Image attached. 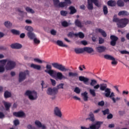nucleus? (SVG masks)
Returning <instances> with one entry per match:
<instances>
[{"label":"nucleus","mask_w":129,"mask_h":129,"mask_svg":"<svg viewBox=\"0 0 129 129\" xmlns=\"http://www.w3.org/2000/svg\"><path fill=\"white\" fill-rule=\"evenodd\" d=\"M16 62L10 59H8L7 63L6 65L5 68L6 70H12L16 67Z\"/></svg>","instance_id":"0eeeda50"},{"label":"nucleus","mask_w":129,"mask_h":129,"mask_svg":"<svg viewBox=\"0 0 129 129\" xmlns=\"http://www.w3.org/2000/svg\"><path fill=\"white\" fill-rule=\"evenodd\" d=\"M117 5L118 7H124V3L122 0H118L117 1Z\"/></svg>","instance_id":"e433bc0d"},{"label":"nucleus","mask_w":129,"mask_h":129,"mask_svg":"<svg viewBox=\"0 0 129 129\" xmlns=\"http://www.w3.org/2000/svg\"><path fill=\"white\" fill-rule=\"evenodd\" d=\"M103 12L104 15H107L108 14V9L106 6H104L103 7Z\"/></svg>","instance_id":"ea45409f"},{"label":"nucleus","mask_w":129,"mask_h":129,"mask_svg":"<svg viewBox=\"0 0 129 129\" xmlns=\"http://www.w3.org/2000/svg\"><path fill=\"white\" fill-rule=\"evenodd\" d=\"M34 61H35V62H37V63H43V61H42L41 59L38 58H34Z\"/></svg>","instance_id":"680f3d73"},{"label":"nucleus","mask_w":129,"mask_h":129,"mask_svg":"<svg viewBox=\"0 0 129 129\" xmlns=\"http://www.w3.org/2000/svg\"><path fill=\"white\" fill-rule=\"evenodd\" d=\"M98 104L99 106H103V105H104V101H101L100 102H99Z\"/></svg>","instance_id":"0e129e2a"},{"label":"nucleus","mask_w":129,"mask_h":129,"mask_svg":"<svg viewBox=\"0 0 129 129\" xmlns=\"http://www.w3.org/2000/svg\"><path fill=\"white\" fill-rule=\"evenodd\" d=\"M13 115L16 116V117H23L25 116L26 114H25V112L23 111H19L13 112Z\"/></svg>","instance_id":"dca6fc26"},{"label":"nucleus","mask_w":129,"mask_h":129,"mask_svg":"<svg viewBox=\"0 0 129 129\" xmlns=\"http://www.w3.org/2000/svg\"><path fill=\"white\" fill-rule=\"evenodd\" d=\"M26 11L27 12H28V13H31V14H34L35 13V11H34V10H33V9L30 8V7H27L26 8Z\"/></svg>","instance_id":"c03bdc74"},{"label":"nucleus","mask_w":129,"mask_h":129,"mask_svg":"<svg viewBox=\"0 0 129 129\" xmlns=\"http://www.w3.org/2000/svg\"><path fill=\"white\" fill-rule=\"evenodd\" d=\"M25 29L28 32H33V28L31 26H26Z\"/></svg>","instance_id":"de8ad7c7"},{"label":"nucleus","mask_w":129,"mask_h":129,"mask_svg":"<svg viewBox=\"0 0 129 129\" xmlns=\"http://www.w3.org/2000/svg\"><path fill=\"white\" fill-rule=\"evenodd\" d=\"M97 84V81H96V80L95 79H92L91 80V82L90 83V85L91 86H95V85Z\"/></svg>","instance_id":"f704fd0d"},{"label":"nucleus","mask_w":129,"mask_h":129,"mask_svg":"<svg viewBox=\"0 0 129 129\" xmlns=\"http://www.w3.org/2000/svg\"><path fill=\"white\" fill-rule=\"evenodd\" d=\"M84 52H87L89 54H91L93 52H94V50L92 47H84Z\"/></svg>","instance_id":"412c9836"},{"label":"nucleus","mask_w":129,"mask_h":129,"mask_svg":"<svg viewBox=\"0 0 129 129\" xmlns=\"http://www.w3.org/2000/svg\"><path fill=\"white\" fill-rule=\"evenodd\" d=\"M27 128L28 129H37L35 126H32L31 124H29L27 125Z\"/></svg>","instance_id":"e2e57ef3"},{"label":"nucleus","mask_w":129,"mask_h":129,"mask_svg":"<svg viewBox=\"0 0 129 129\" xmlns=\"http://www.w3.org/2000/svg\"><path fill=\"white\" fill-rule=\"evenodd\" d=\"M79 80H80V81H83L85 84H86V85H88V84L87 83L88 82V81H89V79L85 78L84 76H80L79 77Z\"/></svg>","instance_id":"a211bd4d"},{"label":"nucleus","mask_w":129,"mask_h":129,"mask_svg":"<svg viewBox=\"0 0 129 129\" xmlns=\"http://www.w3.org/2000/svg\"><path fill=\"white\" fill-rule=\"evenodd\" d=\"M51 64L53 68L60 70V71H68V70L65 68V66H62L61 64L58 63V62H54Z\"/></svg>","instance_id":"6e6552de"},{"label":"nucleus","mask_w":129,"mask_h":129,"mask_svg":"<svg viewBox=\"0 0 129 129\" xmlns=\"http://www.w3.org/2000/svg\"><path fill=\"white\" fill-rule=\"evenodd\" d=\"M50 80L51 82V84H52V86H55L56 81H55V80H53V79H50Z\"/></svg>","instance_id":"6e6d98bb"},{"label":"nucleus","mask_w":129,"mask_h":129,"mask_svg":"<svg viewBox=\"0 0 129 129\" xmlns=\"http://www.w3.org/2000/svg\"><path fill=\"white\" fill-rule=\"evenodd\" d=\"M104 58L107 60H110L111 61H112L111 62L112 65H117V61L115 60V58L113 57V56L109 54H105L104 55Z\"/></svg>","instance_id":"9b49d317"},{"label":"nucleus","mask_w":129,"mask_h":129,"mask_svg":"<svg viewBox=\"0 0 129 129\" xmlns=\"http://www.w3.org/2000/svg\"><path fill=\"white\" fill-rule=\"evenodd\" d=\"M30 74L29 71L26 70L24 72H21L19 73V82H22L26 79L27 76Z\"/></svg>","instance_id":"423d86ee"},{"label":"nucleus","mask_w":129,"mask_h":129,"mask_svg":"<svg viewBox=\"0 0 129 129\" xmlns=\"http://www.w3.org/2000/svg\"><path fill=\"white\" fill-rule=\"evenodd\" d=\"M118 16H124V17H126V16H129V13L126 11H122L118 13Z\"/></svg>","instance_id":"a878e982"},{"label":"nucleus","mask_w":129,"mask_h":129,"mask_svg":"<svg viewBox=\"0 0 129 129\" xmlns=\"http://www.w3.org/2000/svg\"><path fill=\"white\" fill-rule=\"evenodd\" d=\"M96 32H98L99 33H100L102 36L104 38H105L107 36V34H106V33L105 32V31H104V30L100 28H98L96 29Z\"/></svg>","instance_id":"4be33fe9"},{"label":"nucleus","mask_w":129,"mask_h":129,"mask_svg":"<svg viewBox=\"0 0 129 129\" xmlns=\"http://www.w3.org/2000/svg\"><path fill=\"white\" fill-rule=\"evenodd\" d=\"M16 10L17 12H18V13H20V14H23L24 13L23 11L21 10V8H16Z\"/></svg>","instance_id":"338daca9"},{"label":"nucleus","mask_w":129,"mask_h":129,"mask_svg":"<svg viewBox=\"0 0 129 129\" xmlns=\"http://www.w3.org/2000/svg\"><path fill=\"white\" fill-rule=\"evenodd\" d=\"M50 34H51L53 36H55L56 35V34H57V31H56L54 29H52L50 31Z\"/></svg>","instance_id":"bf43d9fd"},{"label":"nucleus","mask_w":129,"mask_h":129,"mask_svg":"<svg viewBox=\"0 0 129 129\" xmlns=\"http://www.w3.org/2000/svg\"><path fill=\"white\" fill-rule=\"evenodd\" d=\"M67 6V3L65 2H60L58 4V8H64Z\"/></svg>","instance_id":"4c0bfd02"},{"label":"nucleus","mask_w":129,"mask_h":129,"mask_svg":"<svg viewBox=\"0 0 129 129\" xmlns=\"http://www.w3.org/2000/svg\"><path fill=\"white\" fill-rule=\"evenodd\" d=\"M4 97L5 98H10V97H12V93L8 91H6L4 93Z\"/></svg>","instance_id":"473e14b6"},{"label":"nucleus","mask_w":129,"mask_h":129,"mask_svg":"<svg viewBox=\"0 0 129 129\" xmlns=\"http://www.w3.org/2000/svg\"><path fill=\"white\" fill-rule=\"evenodd\" d=\"M113 22L117 23L118 28H125L126 25L128 24L129 20L127 18L119 19L117 18H113Z\"/></svg>","instance_id":"f03ea898"},{"label":"nucleus","mask_w":129,"mask_h":129,"mask_svg":"<svg viewBox=\"0 0 129 129\" xmlns=\"http://www.w3.org/2000/svg\"><path fill=\"white\" fill-rule=\"evenodd\" d=\"M35 123L36 125L38 126V127H42V123H41V122H40V121L36 120L35 122Z\"/></svg>","instance_id":"8fccbe9b"},{"label":"nucleus","mask_w":129,"mask_h":129,"mask_svg":"<svg viewBox=\"0 0 129 129\" xmlns=\"http://www.w3.org/2000/svg\"><path fill=\"white\" fill-rule=\"evenodd\" d=\"M89 116L90 117L87 118L86 120H91V121H94L95 118H94V114H93V113L92 112H91L89 113Z\"/></svg>","instance_id":"393cba45"},{"label":"nucleus","mask_w":129,"mask_h":129,"mask_svg":"<svg viewBox=\"0 0 129 129\" xmlns=\"http://www.w3.org/2000/svg\"><path fill=\"white\" fill-rule=\"evenodd\" d=\"M110 39L111 40L110 43L111 46L114 47V46L116 45V42L117 41V40H118V37L115 35H111Z\"/></svg>","instance_id":"f8f14e48"},{"label":"nucleus","mask_w":129,"mask_h":129,"mask_svg":"<svg viewBox=\"0 0 129 129\" xmlns=\"http://www.w3.org/2000/svg\"><path fill=\"white\" fill-rule=\"evenodd\" d=\"M54 114L58 117H62V112L61 109L58 107H55L54 109Z\"/></svg>","instance_id":"4468645a"},{"label":"nucleus","mask_w":129,"mask_h":129,"mask_svg":"<svg viewBox=\"0 0 129 129\" xmlns=\"http://www.w3.org/2000/svg\"><path fill=\"white\" fill-rule=\"evenodd\" d=\"M89 92L90 94L92 95V96H93L94 97V96H96V93H95V90H94V89H90Z\"/></svg>","instance_id":"37998d69"},{"label":"nucleus","mask_w":129,"mask_h":129,"mask_svg":"<svg viewBox=\"0 0 129 129\" xmlns=\"http://www.w3.org/2000/svg\"><path fill=\"white\" fill-rule=\"evenodd\" d=\"M33 40L35 44H40L41 42V41H40L39 40H38V39H37L36 37Z\"/></svg>","instance_id":"052dcab7"},{"label":"nucleus","mask_w":129,"mask_h":129,"mask_svg":"<svg viewBox=\"0 0 129 129\" xmlns=\"http://www.w3.org/2000/svg\"><path fill=\"white\" fill-rule=\"evenodd\" d=\"M102 112H103L104 115H106V114H109V109H106L104 110H103Z\"/></svg>","instance_id":"864d4df0"},{"label":"nucleus","mask_w":129,"mask_h":129,"mask_svg":"<svg viewBox=\"0 0 129 129\" xmlns=\"http://www.w3.org/2000/svg\"><path fill=\"white\" fill-rule=\"evenodd\" d=\"M69 10L71 11L70 13V15H74V14L77 12V10L75 9V7L73 6L70 7Z\"/></svg>","instance_id":"c85d7f7f"},{"label":"nucleus","mask_w":129,"mask_h":129,"mask_svg":"<svg viewBox=\"0 0 129 129\" xmlns=\"http://www.w3.org/2000/svg\"><path fill=\"white\" fill-rule=\"evenodd\" d=\"M5 118V114L3 113V112H0V118Z\"/></svg>","instance_id":"774afa93"},{"label":"nucleus","mask_w":129,"mask_h":129,"mask_svg":"<svg viewBox=\"0 0 129 129\" xmlns=\"http://www.w3.org/2000/svg\"><path fill=\"white\" fill-rule=\"evenodd\" d=\"M4 104L6 108V110H7V111H9V110H10V108H11V106H12V103L8 102H4Z\"/></svg>","instance_id":"5701e85b"},{"label":"nucleus","mask_w":129,"mask_h":129,"mask_svg":"<svg viewBox=\"0 0 129 129\" xmlns=\"http://www.w3.org/2000/svg\"><path fill=\"white\" fill-rule=\"evenodd\" d=\"M53 1L54 6L55 7V8H58V5L60 3V1L59 0H53Z\"/></svg>","instance_id":"a18cd8bd"},{"label":"nucleus","mask_w":129,"mask_h":129,"mask_svg":"<svg viewBox=\"0 0 129 129\" xmlns=\"http://www.w3.org/2000/svg\"><path fill=\"white\" fill-rule=\"evenodd\" d=\"M74 92H75L77 94H79V93L81 92V90H80V89H79L78 87H77L75 88Z\"/></svg>","instance_id":"3c124183"},{"label":"nucleus","mask_w":129,"mask_h":129,"mask_svg":"<svg viewBox=\"0 0 129 129\" xmlns=\"http://www.w3.org/2000/svg\"><path fill=\"white\" fill-rule=\"evenodd\" d=\"M115 5H116V3L114 1L109 0L107 2V5L109 7H115Z\"/></svg>","instance_id":"bb28decb"},{"label":"nucleus","mask_w":129,"mask_h":129,"mask_svg":"<svg viewBox=\"0 0 129 129\" xmlns=\"http://www.w3.org/2000/svg\"><path fill=\"white\" fill-rule=\"evenodd\" d=\"M74 35L75 37H79L81 39H83L85 37L84 34L81 32H79L78 33H75Z\"/></svg>","instance_id":"2f4dec72"},{"label":"nucleus","mask_w":129,"mask_h":129,"mask_svg":"<svg viewBox=\"0 0 129 129\" xmlns=\"http://www.w3.org/2000/svg\"><path fill=\"white\" fill-rule=\"evenodd\" d=\"M3 72H5V67L0 65V73H3Z\"/></svg>","instance_id":"4d7b16f0"},{"label":"nucleus","mask_w":129,"mask_h":129,"mask_svg":"<svg viewBox=\"0 0 129 129\" xmlns=\"http://www.w3.org/2000/svg\"><path fill=\"white\" fill-rule=\"evenodd\" d=\"M14 125H15V126H17V125H19V124H20V121L19 120V119H16L14 121Z\"/></svg>","instance_id":"5fc2aeb1"},{"label":"nucleus","mask_w":129,"mask_h":129,"mask_svg":"<svg viewBox=\"0 0 129 129\" xmlns=\"http://www.w3.org/2000/svg\"><path fill=\"white\" fill-rule=\"evenodd\" d=\"M27 36L30 40H34L36 38V35L32 32H28L27 33Z\"/></svg>","instance_id":"b1692460"},{"label":"nucleus","mask_w":129,"mask_h":129,"mask_svg":"<svg viewBox=\"0 0 129 129\" xmlns=\"http://www.w3.org/2000/svg\"><path fill=\"white\" fill-rule=\"evenodd\" d=\"M59 80H62V79H66V77L62 74V73L60 72H56V75H54V76H51L52 77H56Z\"/></svg>","instance_id":"2eb2a0df"},{"label":"nucleus","mask_w":129,"mask_h":129,"mask_svg":"<svg viewBox=\"0 0 129 129\" xmlns=\"http://www.w3.org/2000/svg\"><path fill=\"white\" fill-rule=\"evenodd\" d=\"M84 101H88V93L85 91L81 94Z\"/></svg>","instance_id":"aec40b11"},{"label":"nucleus","mask_w":129,"mask_h":129,"mask_svg":"<svg viewBox=\"0 0 129 129\" xmlns=\"http://www.w3.org/2000/svg\"><path fill=\"white\" fill-rule=\"evenodd\" d=\"M75 52L76 54H82V53H84V48H75Z\"/></svg>","instance_id":"7c9ffc66"},{"label":"nucleus","mask_w":129,"mask_h":129,"mask_svg":"<svg viewBox=\"0 0 129 129\" xmlns=\"http://www.w3.org/2000/svg\"><path fill=\"white\" fill-rule=\"evenodd\" d=\"M69 76L70 77H71V76L77 77V76H78V74H77L76 73L70 72L69 73Z\"/></svg>","instance_id":"49530a36"},{"label":"nucleus","mask_w":129,"mask_h":129,"mask_svg":"<svg viewBox=\"0 0 129 129\" xmlns=\"http://www.w3.org/2000/svg\"><path fill=\"white\" fill-rule=\"evenodd\" d=\"M11 48L12 49H21L22 48V45L20 43H14L11 45Z\"/></svg>","instance_id":"6ab92c4d"},{"label":"nucleus","mask_w":129,"mask_h":129,"mask_svg":"<svg viewBox=\"0 0 129 129\" xmlns=\"http://www.w3.org/2000/svg\"><path fill=\"white\" fill-rule=\"evenodd\" d=\"M100 87V90L105 91V96L106 97H109V95L111 93V89L107 88L106 84H97L94 87V89H98Z\"/></svg>","instance_id":"f257e3e1"},{"label":"nucleus","mask_w":129,"mask_h":129,"mask_svg":"<svg viewBox=\"0 0 129 129\" xmlns=\"http://www.w3.org/2000/svg\"><path fill=\"white\" fill-rule=\"evenodd\" d=\"M56 44L59 47H65L66 48H67V47H68V45L63 43V42L61 40H57L56 41Z\"/></svg>","instance_id":"cd10ccee"},{"label":"nucleus","mask_w":129,"mask_h":129,"mask_svg":"<svg viewBox=\"0 0 129 129\" xmlns=\"http://www.w3.org/2000/svg\"><path fill=\"white\" fill-rule=\"evenodd\" d=\"M30 67L31 68H33V69H36V70H41V66L40 65L32 63Z\"/></svg>","instance_id":"c756f323"},{"label":"nucleus","mask_w":129,"mask_h":129,"mask_svg":"<svg viewBox=\"0 0 129 129\" xmlns=\"http://www.w3.org/2000/svg\"><path fill=\"white\" fill-rule=\"evenodd\" d=\"M103 123L102 121H97L95 124H93L90 126V127L85 126H81V129H100L101 127V124Z\"/></svg>","instance_id":"39448f33"},{"label":"nucleus","mask_w":129,"mask_h":129,"mask_svg":"<svg viewBox=\"0 0 129 129\" xmlns=\"http://www.w3.org/2000/svg\"><path fill=\"white\" fill-rule=\"evenodd\" d=\"M8 60L9 59H6L0 60V66L5 67V66H6V63H7V62H8Z\"/></svg>","instance_id":"c9c22d12"},{"label":"nucleus","mask_w":129,"mask_h":129,"mask_svg":"<svg viewBox=\"0 0 129 129\" xmlns=\"http://www.w3.org/2000/svg\"><path fill=\"white\" fill-rule=\"evenodd\" d=\"M114 96H115V95H114V93H113V92H112L108 97H109V98H110V99L112 100L113 103H115L117 101H118V100H120V98L117 97L115 99Z\"/></svg>","instance_id":"ddd939ff"},{"label":"nucleus","mask_w":129,"mask_h":129,"mask_svg":"<svg viewBox=\"0 0 129 129\" xmlns=\"http://www.w3.org/2000/svg\"><path fill=\"white\" fill-rule=\"evenodd\" d=\"M4 25L6 28H11L12 26H13V24H12V23H11L9 21H6L4 23Z\"/></svg>","instance_id":"58836bf2"},{"label":"nucleus","mask_w":129,"mask_h":129,"mask_svg":"<svg viewBox=\"0 0 129 129\" xmlns=\"http://www.w3.org/2000/svg\"><path fill=\"white\" fill-rule=\"evenodd\" d=\"M63 86H64V84L61 83L57 86V88H56L57 89H58V90H59V89H63V88H64Z\"/></svg>","instance_id":"603ef678"},{"label":"nucleus","mask_w":129,"mask_h":129,"mask_svg":"<svg viewBox=\"0 0 129 129\" xmlns=\"http://www.w3.org/2000/svg\"><path fill=\"white\" fill-rule=\"evenodd\" d=\"M11 33H12V34H13L14 35H20V34H21V33L20 32V31L15 30V29H12Z\"/></svg>","instance_id":"a19ab883"},{"label":"nucleus","mask_w":129,"mask_h":129,"mask_svg":"<svg viewBox=\"0 0 129 129\" xmlns=\"http://www.w3.org/2000/svg\"><path fill=\"white\" fill-rule=\"evenodd\" d=\"M93 4H94L95 6L98 8L100 7V5H99V2H98V0H88L87 8L88 10H93Z\"/></svg>","instance_id":"20e7f679"},{"label":"nucleus","mask_w":129,"mask_h":129,"mask_svg":"<svg viewBox=\"0 0 129 129\" xmlns=\"http://www.w3.org/2000/svg\"><path fill=\"white\" fill-rule=\"evenodd\" d=\"M47 70L44 71L46 73H48L50 76H55L56 75V71L52 70V66L50 64H47L46 66Z\"/></svg>","instance_id":"9d476101"},{"label":"nucleus","mask_w":129,"mask_h":129,"mask_svg":"<svg viewBox=\"0 0 129 129\" xmlns=\"http://www.w3.org/2000/svg\"><path fill=\"white\" fill-rule=\"evenodd\" d=\"M96 50L98 53H103L104 52H105V50H106V47L104 46H100L96 47Z\"/></svg>","instance_id":"f3484780"},{"label":"nucleus","mask_w":129,"mask_h":129,"mask_svg":"<svg viewBox=\"0 0 129 129\" xmlns=\"http://www.w3.org/2000/svg\"><path fill=\"white\" fill-rule=\"evenodd\" d=\"M104 43V39L101 37L99 38V44H103Z\"/></svg>","instance_id":"13d9d810"},{"label":"nucleus","mask_w":129,"mask_h":129,"mask_svg":"<svg viewBox=\"0 0 129 129\" xmlns=\"http://www.w3.org/2000/svg\"><path fill=\"white\" fill-rule=\"evenodd\" d=\"M75 24L77 27H78V28H82L83 26H82V24H81V22L78 19L76 20L75 22Z\"/></svg>","instance_id":"72a5a7b5"},{"label":"nucleus","mask_w":129,"mask_h":129,"mask_svg":"<svg viewBox=\"0 0 129 129\" xmlns=\"http://www.w3.org/2000/svg\"><path fill=\"white\" fill-rule=\"evenodd\" d=\"M61 25L63 27H64V28H66L67 27H68V26H69V23H68L67 21H63L61 23Z\"/></svg>","instance_id":"09e8293b"},{"label":"nucleus","mask_w":129,"mask_h":129,"mask_svg":"<svg viewBox=\"0 0 129 129\" xmlns=\"http://www.w3.org/2000/svg\"><path fill=\"white\" fill-rule=\"evenodd\" d=\"M46 93L48 95H51L52 96H54L58 94V89L56 87H53V88L49 87L46 90Z\"/></svg>","instance_id":"1a4fd4ad"},{"label":"nucleus","mask_w":129,"mask_h":129,"mask_svg":"<svg viewBox=\"0 0 129 129\" xmlns=\"http://www.w3.org/2000/svg\"><path fill=\"white\" fill-rule=\"evenodd\" d=\"M60 15L62 16V17H66L67 15H68V12L64 10L60 11Z\"/></svg>","instance_id":"79ce46f5"},{"label":"nucleus","mask_w":129,"mask_h":129,"mask_svg":"<svg viewBox=\"0 0 129 129\" xmlns=\"http://www.w3.org/2000/svg\"><path fill=\"white\" fill-rule=\"evenodd\" d=\"M38 94L35 91L27 90L25 93V95L28 96L30 100H36L38 98Z\"/></svg>","instance_id":"7ed1b4c3"},{"label":"nucleus","mask_w":129,"mask_h":129,"mask_svg":"<svg viewBox=\"0 0 129 129\" xmlns=\"http://www.w3.org/2000/svg\"><path fill=\"white\" fill-rule=\"evenodd\" d=\"M112 117H113V115H112V114H109L107 116L108 119H111Z\"/></svg>","instance_id":"69168bd1"}]
</instances>
